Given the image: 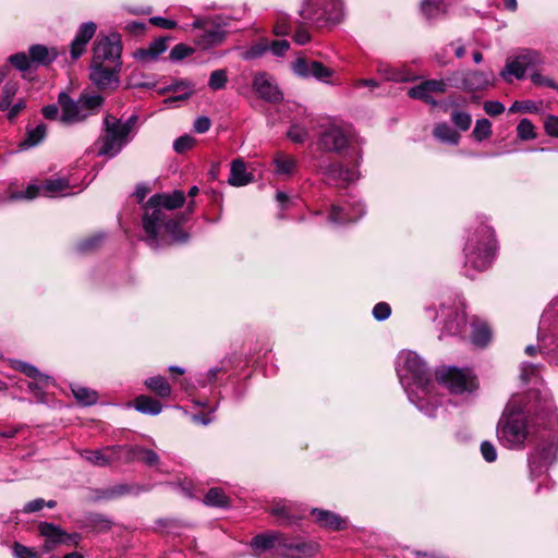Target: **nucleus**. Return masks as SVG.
Instances as JSON below:
<instances>
[{"instance_id": "nucleus-22", "label": "nucleus", "mask_w": 558, "mask_h": 558, "mask_svg": "<svg viewBox=\"0 0 558 558\" xmlns=\"http://www.w3.org/2000/svg\"><path fill=\"white\" fill-rule=\"evenodd\" d=\"M120 446H108L99 450H83L82 458L94 466H107L117 459L116 453L121 450Z\"/></svg>"}, {"instance_id": "nucleus-13", "label": "nucleus", "mask_w": 558, "mask_h": 558, "mask_svg": "<svg viewBox=\"0 0 558 558\" xmlns=\"http://www.w3.org/2000/svg\"><path fill=\"white\" fill-rule=\"evenodd\" d=\"M121 53V36L118 33H112L109 36L99 38L95 43L92 61L96 63H110L114 64L116 68H122Z\"/></svg>"}, {"instance_id": "nucleus-1", "label": "nucleus", "mask_w": 558, "mask_h": 558, "mask_svg": "<svg viewBox=\"0 0 558 558\" xmlns=\"http://www.w3.org/2000/svg\"><path fill=\"white\" fill-rule=\"evenodd\" d=\"M396 371L410 401L428 417H435L439 407L429 401L432 376L421 356L413 351H401L396 360Z\"/></svg>"}, {"instance_id": "nucleus-23", "label": "nucleus", "mask_w": 558, "mask_h": 558, "mask_svg": "<svg viewBox=\"0 0 558 558\" xmlns=\"http://www.w3.org/2000/svg\"><path fill=\"white\" fill-rule=\"evenodd\" d=\"M492 72L469 71L463 74L462 87L468 92L482 90L494 84Z\"/></svg>"}, {"instance_id": "nucleus-59", "label": "nucleus", "mask_w": 558, "mask_h": 558, "mask_svg": "<svg viewBox=\"0 0 558 558\" xmlns=\"http://www.w3.org/2000/svg\"><path fill=\"white\" fill-rule=\"evenodd\" d=\"M531 81L534 85L547 86V87L553 88L558 92V84L554 80H551L547 76H543L538 72H533L531 74Z\"/></svg>"}, {"instance_id": "nucleus-27", "label": "nucleus", "mask_w": 558, "mask_h": 558, "mask_svg": "<svg viewBox=\"0 0 558 558\" xmlns=\"http://www.w3.org/2000/svg\"><path fill=\"white\" fill-rule=\"evenodd\" d=\"M33 65H49L58 58L56 48H48L45 45H32L28 48Z\"/></svg>"}, {"instance_id": "nucleus-57", "label": "nucleus", "mask_w": 558, "mask_h": 558, "mask_svg": "<svg viewBox=\"0 0 558 558\" xmlns=\"http://www.w3.org/2000/svg\"><path fill=\"white\" fill-rule=\"evenodd\" d=\"M292 71L300 77H311V62H307L304 58H298L292 62Z\"/></svg>"}, {"instance_id": "nucleus-56", "label": "nucleus", "mask_w": 558, "mask_h": 558, "mask_svg": "<svg viewBox=\"0 0 558 558\" xmlns=\"http://www.w3.org/2000/svg\"><path fill=\"white\" fill-rule=\"evenodd\" d=\"M195 143L196 140L193 136L185 134L174 141L173 149L178 154H182L193 148Z\"/></svg>"}, {"instance_id": "nucleus-10", "label": "nucleus", "mask_w": 558, "mask_h": 558, "mask_svg": "<svg viewBox=\"0 0 558 558\" xmlns=\"http://www.w3.org/2000/svg\"><path fill=\"white\" fill-rule=\"evenodd\" d=\"M436 378L452 395L473 392L477 389L476 376L470 368L441 366L436 371Z\"/></svg>"}, {"instance_id": "nucleus-58", "label": "nucleus", "mask_w": 558, "mask_h": 558, "mask_svg": "<svg viewBox=\"0 0 558 558\" xmlns=\"http://www.w3.org/2000/svg\"><path fill=\"white\" fill-rule=\"evenodd\" d=\"M136 121H137V116L136 114L130 116L125 121H122L121 119H118V118L113 117V123L118 124L119 128L128 136H131L132 132L134 131Z\"/></svg>"}, {"instance_id": "nucleus-39", "label": "nucleus", "mask_w": 558, "mask_h": 558, "mask_svg": "<svg viewBox=\"0 0 558 558\" xmlns=\"http://www.w3.org/2000/svg\"><path fill=\"white\" fill-rule=\"evenodd\" d=\"M229 501V497L219 487L210 488L204 497V504L210 507L226 508Z\"/></svg>"}, {"instance_id": "nucleus-8", "label": "nucleus", "mask_w": 558, "mask_h": 558, "mask_svg": "<svg viewBox=\"0 0 558 558\" xmlns=\"http://www.w3.org/2000/svg\"><path fill=\"white\" fill-rule=\"evenodd\" d=\"M227 26L228 22L221 16L195 19L192 23L193 29L197 31L194 37L195 45L201 50L220 46L226 40Z\"/></svg>"}, {"instance_id": "nucleus-11", "label": "nucleus", "mask_w": 558, "mask_h": 558, "mask_svg": "<svg viewBox=\"0 0 558 558\" xmlns=\"http://www.w3.org/2000/svg\"><path fill=\"white\" fill-rule=\"evenodd\" d=\"M131 140L132 136H128L113 123V116L107 114L104 119V133L96 142L97 155L111 159L120 154Z\"/></svg>"}, {"instance_id": "nucleus-3", "label": "nucleus", "mask_w": 558, "mask_h": 558, "mask_svg": "<svg viewBox=\"0 0 558 558\" xmlns=\"http://www.w3.org/2000/svg\"><path fill=\"white\" fill-rule=\"evenodd\" d=\"M465 268L474 271L486 270L496 253V241L494 230L486 225H481L466 241Z\"/></svg>"}, {"instance_id": "nucleus-21", "label": "nucleus", "mask_w": 558, "mask_h": 558, "mask_svg": "<svg viewBox=\"0 0 558 558\" xmlns=\"http://www.w3.org/2000/svg\"><path fill=\"white\" fill-rule=\"evenodd\" d=\"M184 221L183 215H166L165 222H159L157 225V236L161 230H165L169 235H171L174 242H185L189 238L187 233L182 232L181 225ZM159 238H157V245L151 246L153 248L159 247Z\"/></svg>"}, {"instance_id": "nucleus-19", "label": "nucleus", "mask_w": 558, "mask_h": 558, "mask_svg": "<svg viewBox=\"0 0 558 558\" xmlns=\"http://www.w3.org/2000/svg\"><path fill=\"white\" fill-rule=\"evenodd\" d=\"M319 171L325 177L327 183L338 186H344L357 179L353 170L343 167L341 163L320 166Z\"/></svg>"}, {"instance_id": "nucleus-62", "label": "nucleus", "mask_w": 558, "mask_h": 558, "mask_svg": "<svg viewBox=\"0 0 558 558\" xmlns=\"http://www.w3.org/2000/svg\"><path fill=\"white\" fill-rule=\"evenodd\" d=\"M481 453L487 462H494L497 459L496 447L490 441L485 440L481 444Z\"/></svg>"}, {"instance_id": "nucleus-47", "label": "nucleus", "mask_w": 558, "mask_h": 558, "mask_svg": "<svg viewBox=\"0 0 558 558\" xmlns=\"http://www.w3.org/2000/svg\"><path fill=\"white\" fill-rule=\"evenodd\" d=\"M148 486H141V485H129V484H120L117 486H113L109 494L112 497H120L124 495H138L142 492L148 490Z\"/></svg>"}, {"instance_id": "nucleus-15", "label": "nucleus", "mask_w": 558, "mask_h": 558, "mask_svg": "<svg viewBox=\"0 0 558 558\" xmlns=\"http://www.w3.org/2000/svg\"><path fill=\"white\" fill-rule=\"evenodd\" d=\"M70 187L69 181L63 178L46 180L41 185L31 184L24 192L14 194L12 198L33 199L39 194L45 196L69 195L66 190Z\"/></svg>"}, {"instance_id": "nucleus-25", "label": "nucleus", "mask_w": 558, "mask_h": 558, "mask_svg": "<svg viewBox=\"0 0 558 558\" xmlns=\"http://www.w3.org/2000/svg\"><path fill=\"white\" fill-rule=\"evenodd\" d=\"M364 214V206L359 202L352 205V211H349L345 207L333 205L329 214V220L333 223L354 222Z\"/></svg>"}, {"instance_id": "nucleus-32", "label": "nucleus", "mask_w": 558, "mask_h": 558, "mask_svg": "<svg viewBox=\"0 0 558 558\" xmlns=\"http://www.w3.org/2000/svg\"><path fill=\"white\" fill-rule=\"evenodd\" d=\"M434 136L442 143L457 145L460 142V134L446 122L435 125Z\"/></svg>"}, {"instance_id": "nucleus-34", "label": "nucleus", "mask_w": 558, "mask_h": 558, "mask_svg": "<svg viewBox=\"0 0 558 558\" xmlns=\"http://www.w3.org/2000/svg\"><path fill=\"white\" fill-rule=\"evenodd\" d=\"M465 327V319L457 312L450 314V318L445 323L442 330L439 335V339H442L446 335L454 336L462 332Z\"/></svg>"}, {"instance_id": "nucleus-38", "label": "nucleus", "mask_w": 558, "mask_h": 558, "mask_svg": "<svg viewBox=\"0 0 558 558\" xmlns=\"http://www.w3.org/2000/svg\"><path fill=\"white\" fill-rule=\"evenodd\" d=\"M11 365L14 369L20 371L25 374L27 377L38 380V381H48L50 379L49 376L41 374L34 365L23 362L20 360H12Z\"/></svg>"}, {"instance_id": "nucleus-55", "label": "nucleus", "mask_w": 558, "mask_h": 558, "mask_svg": "<svg viewBox=\"0 0 558 558\" xmlns=\"http://www.w3.org/2000/svg\"><path fill=\"white\" fill-rule=\"evenodd\" d=\"M194 51V48L187 45L178 44L171 49L169 58L171 61H180L189 56H192Z\"/></svg>"}, {"instance_id": "nucleus-40", "label": "nucleus", "mask_w": 558, "mask_h": 558, "mask_svg": "<svg viewBox=\"0 0 558 558\" xmlns=\"http://www.w3.org/2000/svg\"><path fill=\"white\" fill-rule=\"evenodd\" d=\"M278 541V534H260L256 535L251 541V546L258 553H265L275 547Z\"/></svg>"}, {"instance_id": "nucleus-18", "label": "nucleus", "mask_w": 558, "mask_h": 558, "mask_svg": "<svg viewBox=\"0 0 558 558\" xmlns=\"http://www.w3.org/2000/svg\"><path fill=\"white\" fill-rule=\"evenodd\" d=\"M447 88L448 84L444 80H426L421 84L411 87L408 95L413 99H420L433 107H436L438 106V101L434 99L432 94H445Z\"/></svg>"}, {"instance_id": "nucleus-61", "label": "nucleus", "mask_w": 558, "mask_h": 558, "mask_svg": "<svg viewBox=\"0 0 558 558\" xmlns=\"http://www.w3.org/2000/svg\"><path fill=\"white\" fill-rule=\"evenodd\" d=\"M14 555L16 558H40L37 550L17 543L14 545Z\"/></svg>"}, {"instance_id": "nucleus-16", "label": "nucleus", "mask_w": 558, "mask_h": 558, "mask_svg": "<svg viewBox=\"0 0 558 558\" xmlns=\"http://www.w3.org/2000/svg\"><path fill=\"white\" fill-rule=\"evenodd\" d=\"M120 70L121 68H116L114 64L92 61L89 78L98 88L116 87L119 84Z\"/></svg>"}, {"instance_id": "nucleus-12", "label": "nucleus", "mask_w": 558, "mask_h": 558, "mask_svg": "<svg viewBox=\"0 0 558 558\" xmlns=\"http://www.w3.org/2000/svg\"><path fill=\"white\" fill-rule=\"evenodd\" d=\"M543 56L537 50L523 49L513 59L508 60L506 66L500 72V76L508 83L512 77L522 80L525 72L543 63Z\"/></svg>"}, {"instance_id": "nucleus-14", "label": "nucleus", "mask_w": 558, "mask_h": 558, "mask_svg": "<svg viewBox=\"0 0 558 558\" xmlns=\"http://www.w3.org/2000/svg\"><path fill=\"white\" fill-rule=\"evenodd\" d=\"M351 136L350 126L332 123L320 133L317 144L324 151L339 154L349 146Z\"/></svg>"}, {"instance_id": "nucleus-28", "label": "nucleus", "mask_w": 558, "mask_h": 558, "mask_svg": "<svg viewBox=\"0 0 558 558\" xmlns=\"http://www.w3.org/2000/svg\"><path fill=\"white\" fill-rule=\"evenodd\" d=\"M128 460L142 462L147 466H156L159 463V456L151 449L133 446L128 448Z\"/></svg>"}, {"instance_id": "nucleus-17", "label": "nucleus", "mask_w": 558, "mask_h": 558, "mask_svg": "<svg viewBox=\"0 0 558 558\" xmlns=\"http://www.w3.org/2000/svg\"><path fill=\"white\" fill-rule=\"evenodd\" d=\"M252 87L259 98L268 102H280L283 94L275 83L274 78L266 72H258L254 75Z\"/></svg>"}, {"instance_id": "nucleus-33", "label": "nucleus", "mask_w": 558, "mask_h": 558, "mask_svg": "<svg viewBox=\"0 0 558 558\" xmlns=\"http://www.w3.org/2000/svg\"><path fill=\"white\" fill-rule=\"evenodd\" d=\"M47 135V125L44 123L38 124L34 129H28L26 137L20 143L21 149H28L38 145Z\"/></svg>"}, {"instance_id": "nucleus-42", "label": "nucleus", "mask_w": 558, "mask_h": 558, "mask_svg": "<svg viewBox=\"0 0 558 558\" xmlns=\"http://www.w3.org/2000/svg\"><path fill=\"white\" fill-rule=\"evenodd\" d=\"M274 161L276 171L280 174H291L296 167V160L283 154H277Z\"/></svg>"}, {"instance_id": "nucleus-41", "label": "nucleus", "mask_w": 558, "mask_h": 558, "mask_svg": "<svg viewBox=\"0 0 558 558\" xmlns=\"http://www.w3.org/2000/svg\"><path fill=\"white\" fill-rule=\"evenodd\" d=\"M421 11L427 20L436 19L446 12L442 0H423Z\"/></svg>"}, {"instance_id": "nucleus-4", "label": "nucleus", "mask_w": 558, "mask_h": 558, "mask_svg": "<svg viewBox=\"0 0 558 558\" xmlns=\"http://www.w3.org/2000/svg\"><path fill=\"white\" fill-rule=\"evenodd\" d=\"M537 341V345H527L525 353L533 356L539 351L549 363L558 365V298L550 303L541 317Z\"/></svg>"}, {"instance_id": "nucleus-35", "label": "nucleus", "mask_w": 558, "mask_h": 558, "mask_svg": "<svg viewBox=\"0 0 558 558\" xmlns=\"http://www.w3.org/2000/svg\"><path fill=\"white\" fill-rule=\"evenodd\" d=\"M492 339V331L485 323H473L471 340L476 347H485Z\"/></svg>"}, {"instance_id": "nucleus-9", "label": "nucleus", "mask_w": 558, "mask_h": 558, "mask_svg": "<svg viewBox=\"0 0 558 558\" xmlns=\"http://www.w3.org/2000/svg\"><path fill=\"white\" fill-rule=\"evenodd\" d=\"M303 20L318 26L327 23H339L343 17L341 0H306L300 10Z\"/></svg>"}, {"instance_id": "nucleus-46", "label": "nucleus", "mask_w": 558, "mask_h": 558, "mask_svg": "<svg viewBox=\"0 0 558 558\" xmlns=\"http://www.w3.org/2000/svg\"><path fill=\"white\" fill-rule=\"evenodd\" d=\"M228 83V73L226 69H218L210 73L208 80V87L214 90H221Z\"/></svg>"}, {"instance_id": "nucleus-5", "label": "nucleus", "mask_w": 558, "mask_h": 558, "mask_svg": "<svg viewBox=\"0 0 558 558\" xmlns=\"http://www.w3.org/2000/svg\"><path fill=\"white\" fill-rule=\"evenodd\" d=\"M534 418H527L522 412H506L497 426L499 441L507 448H522L524 441L539 434Z\"/></svg>"}, {"instance_id": "nucleus-54", "label": "nucleus", "mask_w": 558, "mask_h": 558, "mask_svg": "<svg viewBox=\"0 0 558 558\" xmlns=\"http://www.w3.org/2000/svg\"><path fill=\"white\" fill-rule=\"evenodd\" d=\"M287 136L296 144H302L308 138V131L306 128L293 124L290 126V129L287 132Z\"/></svg>"}, {"instance_id": "nucleus-50", "label": "nucleus", "mask_w": 558, "mask_h": 558, "mask_svg": "<svg viewBox=\"0 0 558 558\" xmlns=\"http://www.w3.org/2000/svg\"><path fill=\"white\" fill-rule=\"evenodd\" d=\"M451 122L458 130L465 132L471 126L472 117L466 111L453 110L451 113Z\"/></svg>"}, {"instance_id": "nucleus-51", "label": "nucleus", "mask_w": 558, "mask_h": 558, "mask_svg": "<svg viewBox=\"0 0 558 558\" xmlns=\"http://www.w3.org/2000/svg\"><path fill=\"white\" fill-rule=\"evenodd\" d=\"M517 136L521 141H529L536 138V132L533 123L529 119H521L517 126Z\"/></svg>"}, {"instance_id": "nucleus-36", "label": "nucleus", "mask_w": 558, "mask_h": 558, "mask_svg": "<svg viewBox=\"0 0 558 558\" xmlns=\"http://www.w3.org/2000/svg\"><path fill=\"white\" fill-rule=\"evenodd\" d=\"M145 385L160 398H167L171 395V387L162 376L149 377L145 380Z\"/></svg>"}, {"instance_id": "nucleus-48", "label": "nucleus", "mask_w": 558, "mask_h": 558, "mask_svg": "<svg viewBox=\"0 0 558 558\" xmlns=\"http://www.w3.org/2000/svg\"><path fill=\"white\" fill-rule=\"evenodd\" d=\"M477 142H482L492 135V123L488 119H478L472 132Z\"/></svg>"}, {"instance_id": "nucleus-20", "label": "nucleus", "mask_w": 558, "mask_h": 558, "mask_svg": "<svg viewBox=\"0 0 558 558\" xmlns=\"http://www.w3.org/2000/svg\"><path fill=\"white\" fill-rule=\"evenodd\" d=\"M97 25L94 22L83 23L70 45V54L72 60H77L86 51V46L94 37Z\"/></svg>"}, {"instance_id": "nucleus-24", "label": "nucleus", "mask_w": 558, "mask_h": 558, "mask_svg": "<svg viewBox=\"0 0 558 558\" xmlns=\"http://www.w3.org/2000/svg\"><path fill=\"white\" fill-rule=\"evenodd\" d=\"M37 527L39 534L45 537L43 549L46 553L51 551L58 545H62L64 530H62L60 526L49 522H40Z\"/></svg>"}, {"instance_id": "nucleus-37", "label": "nucleus", "mask_w": 558, "mask_h": 558, "mask_svg": "<svg viewBox=\"0 0 558 558\" xmlns=\"http://www.w3.org/2000/svg\"><path fill=\"white\" fill-rule=\"evenodd\" d=\"M71 390L76 401L82 405H92L98 400V393L93 389L80 385H72Z\"/></svg>"}, {"instance_id": "nucleus-64", "label": "nucleus", "mask_w": 558, "mask_h": 558, "mask_svg": "<svg viewBox=\"0 0 558 558\" xmlns=\"http://www.w3.org/2000/svg\"><path fill=\"white\" fill-rule=\"evenodd\" d=\"M545 132L553 137H558V117L548 116L544 122Z\"/></svg>"}, {"instance_id": "nucleus-49", "label": "nucleus", "mask_w": 558, "mask_h": 558, "mask_svg": "<svg viewBox=\"0 0 558 558\" xmlns=\"http://www.w3.org/2000/svg\"><path fill=\"white\" fill-rule=\"evenodd\" d=\"M8 61L13 68L21 72L28 71L33 65L29 54L27 56L25 52L11 54Z\"/></svg>"}, {"instance_id": "nucleus-31", "label": "nucleus", "mask_w": 558, "mask_h": 558, "mask_svg": "<svg viewBox=\"0 0 558 558\" xmlns=\"http://www.w3.org/2000/svg\"><path fill=\"white\" fill-rule=\"evenodd\" d=\"M133 407L136 411L148 415H157L162 410V404L158 400L145 395L136 397Z\"/></svg>"}, {"instance_id": "nucleus-30", "label": "nucleus", "mask_w": 558, "mask_h": 558, "mask_svg": "<svg viewBox=\"0 0 558 558\" xmlns=\"http://www.w3.org/2000/svg\"><path fill=\"white\" fill-rule=\"evenodd\" d=\"M377 72L388 81L408 82L414 80V76L405 68H392L383 62L378 63Z\"/></svg>"}, {"instance_id": "nucleus-63", "label": "nucleus", "mask_w": 558, "mask_h": 558, "mask_svg": "<svg viewBox=\"0 0 558 558\" xmlns=\"http://www.w3.org/2000/svg\"><path fill=\"white\" fill-rule=\"evenodd\" d=\"M391 314V308L388 303H377L373 308V316L375 319L381 322L387 319Z\"/></svg>"}, {"instance_id": "nucleus-53", "label": "nucleus", "mask_w": 558, "mask_h": 558, "mask_svg": "<svg viewBox=\"0 0 558 558\" xmlns=\"http://www.w3.org/2000/svg\"><path fill=\"white\" fill-rule=\"evenodd\" d=\"M269 49L267 41H259L252 45L242 53L244 60H253L262 57Z\"/></svg>"}, {"instance_id": "nucleus-43", "label": "nucleus", "mask_w": 558, "mask_h": 558, "mask_svg": "<svg viewBox=\"0 0 558 558\" xmlns=\"http://www.w3.org/2000/svg\"><path fill=\"white\" fill-rule=\"evenodd\" d=\"M20 86L17 82H7L2 88V95L0 98V110L5 111L12 104L13 97L16 95Z\"/></svg>"}, {"instance_id": "nucleus-7", "label": "nucleus", "mask_w": 558, "mask_h": 558, "mask_svg": "<svg viewBox=\"0 0 558 558\" xmlns=\"http://www.w3.org/2000/svg\"><path fill=\"white\" fill-rule=\"evenodd\" d=\"M539 441L530 453L529 466L533 476L543 474L558 459V437L544 427L537 435Z\"/></svg>"}, {"instance_id": "nucleus-26", "label": "nucleus", "mask_w": 558, "mask_h": 558, "mask_svg": "<svg viewBox=\"0 0 558 558\" xmlns=\"http://www.w3.org/2000/svg\"><path fill=\"white\" fill-rule=\"evenodd\" d=\"M312 513L315 515L316 522L322 527L330 529L332 531H341L347 527V520L335 512L322 509H313Z\"/></svg>"}, {"instance_id": "nucleus-52", "label": "nucleus", "mask_w": 558, "mask_h": 558, "mask_svg": "<svg viewBox=\"0 0 558 558\" xmlns=\"http://www.w3.org/2000/svg\"><path fill=\"white\" fill-rule=\"evenodd\" d=\"M311 77H315L322 82H328V78L332 75V70L325 66L319 61H311Z\"/></svg>"}, {"instance_id": "nucleus-29", "label": "nucleus", "mask_w": 558, "mask_h": 558, "mask_svg": "<svg viewBox=\"0 0 558 558\" xmlns=\"http://www.w3.org/2000/svg\"><path fill=\"white\" fill-rule=\"evenodd\" d=\"M252 174L246 172L245 163L242 159H234L231 163L228 182L233 186H243L252 181Z\"/></svg>"}, {"instance_id": "nucleus-6", "label": "nucleus", "mask_w": 558, "mask_h": 558, "mask_svg": "<svg viewBox=\"0 0 558 558\" xmlns=\"http://www.w3.org/2000/svg\"><path fill=\"white\" fill-rule=\"evenodd\" d=\"M58 104L61 109L60 122L72 125L96 114L104 104V98L98 94L84 92L74 100L68 93L61 92L58 95Z\"/></svg>"}, {"instance_id": "nucleus-44", "label": "nucleus", "mask_w": 558, "mask_h": 558, "mask_svg": "<svg viewBox=\"0 0 558 558\" xmlns=\"http://www.w3.org/2000/svg\"><path fill=\"white\" fill-rule=\"evenodd\" d=\"M288 550L291 553L289 555L290 558H304L307 556H312L315 551V546L308 543H291L287 545Z\"/></svg>"}, {"instance_id": "nucleus-2", "label": "nucleus", "mask_w": 558, "mask_h": 558, "mask_svg": "<svg viewBox=\"0 0 558 558\" xmlns=\"http://www.w3.org/2000/svg\"><path fill=\"white\" fill-rule=\"evenodd\" d=\"M184 203L185 195L181 190H174L171 193H157L148 199L143 216V228L149 246L157 245V225L165 222L166 215H169L167 211L180 208Z\"/></svg>"}, {"instance_id": "nucleus-45", "label": "nucleus", "mask_w": 558, "mask_h": 558, "mask_svg": "<svg viewBox=\"0 0 558 558\" xmlns=\"http://www.w3.org/2000/svg\"><path fill=\"white\" fill-rule=\"evenodd\" d=\"M541 106L542 102H536L534 100H517L510 106L509 112L537 113Z\"/></svg>"}, {"instance_id": "nucleus-60", "label": "nucleus", "mask_w": 558, "mask_h": 558, "mask_svg": "<svg viewBox=\"0 0 558 558\" xmlns=\"http://www.w3.org/2000/svg\"><path fill=\"white\" fill-rule=\"evenodd\" d=\"M26 108V100L24 98H19L15 104H11L9 109H7V119L9 121H14L17 116Z\"/></svg>"}]
</instances>
